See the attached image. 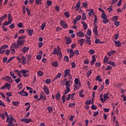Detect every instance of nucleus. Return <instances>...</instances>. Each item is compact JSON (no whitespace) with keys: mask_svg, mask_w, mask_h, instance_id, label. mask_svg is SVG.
Instances as JSON below:
<instances>
[{"mask_svg":"<svg viewBox=\"0 0 126 126\" xmlns=\"http://www.w3.org/2000/svg\"><path fill=\"white\" fill-rule=\"evenodd\" d=\"M21 122H24L25 124H29L30 122L33 123V120H31V119L23 118L21 119Z\"/></svg>","mask_w":126,"mask_h":126,"instance_id":"obj_1","label":"nucleus"},{"mask_svg":"<svg viewBox=\"0 0 126 126\" xmlns=\"http://www.w3.org/2000/svg\"><path fill=\"white\" fill-rule=\"evenodd\" d=\"M65 41L66 45H69L71 43V38L70 37L65 36Z\"/></svg>","mask_w":126,"mask_h":126,"instance_id":"obj_2","label":"nucleus"},{"mask_svg":"<svg viewBox=\"0 0 126 126\" xmlns=\"http://www.w3.org/2000/svg\"><path fill=\"white\" fill-rule=\"evenodd\" d=\"M25 89H24L23 90H22L20 93H18V94L22 95V96H28L29 95L28 93L25 92L24 91Z\"/></svg>","mask_w":126,"mask_h":126,"instance_id":"obj_3","label":"nucleus"},{"mask_svg":"<svg viewBox=\"0 0 126 126\" xmlns=\"http://www.w3.org/2000/svg\"><path fill=\"white\" fill-rule=\"evenodd\" d=\"M43 90L46 95H49V94H50V90L46 86H43Z\"/></svg>","mask_w":126,"mask_h":126,"instance_id":"obj_4","label":"nucleus"},{"mask_svg":"<svg viewBox=\"0 0 126 126\" xmlns=\"http://www.w3.org/2000/svg\"><path fill=\"white\" fill-rule=\"evenodd\" d=\"M25 43V40H18L17 41V44H18V45L19 46V47H20V45L22 46V45H23V44H24Z\"/></svg>","mask_w":126,"mask_h":126,"instance_id":"obj_5","label":"nucleus"},{"mask_svg":"<svg viewBox=\"0 0 126 126\" xmlns=\"http://www.w3.org/2000/svg\"><path fill=\"white\" fill-rule=\"evenodd\" d=\"M60 24L63 28H67L68 25L64 22V21L63 20L61 21Z\"/></svg>","mask_w":126,"mask_h":126,"instance_id":"obj_6","label":"nucleus"},{"mask_svg":"<svg viewBox=\"0 0 126 126\" xmlns=\"http://www.w3.org/2000/svg\"><path fill=\"white\" fill-rule=\"evenodd\" d=\"M94 26H95L93 29V32L95 36H98V31H97V29H98V26L97 25Z\"/></svg>","mask_w":126,"mask_h":126,"instance_id":"obj_7","label":"nucleus"},{"mask_svg":"<svg viewBox=\"0 0 126 126\" xmlns=\"http://www.w3.org/2000/svg\"><path fill=\"white\" fill-rule=\"evenodd\" d=\"M44 100V101H47V97L46 95H43L42 94H40V97L39 98H37V101H40V100Z\"/></svg>","mask_w":126,"mask_h":126,"instance_id":"obj_8","label":"nucleus"},{"mask_svg":"<svg viewBox=\"0 0 126 126\" xmlns=\"http://www.w3.org/2000/svg\"><path fill=\"white\" fill-rule=\"evenodd\" d=\"M80 7V1L79 0L76 3V6L74 7L75 9H76V11H78L79 10V8Z\"/></svg>","mask_w":126,"mask_h":126,"instance_id":"obj_9","label":"nucleus"},{"mask_svg":"<svg viewBox=\"0 0 126 126\" xmlns=\"http://www.w3.org/2000/svg\"><path fill=\"white\" fill-rule=\"evenodd\" d=\"M4 79L6 81L9 82V83H12V79H11V77L7 76L4 78Z\"/></svg>","mask_w":126,"mask_h":126,"instance_id":"obj_10","label":"nucleus"},{"mask_svg":"<svg viewBox=\"0 0 126 126\" xmlns=\"http://www.w3.org/2000/svg\"><path fill=\"white\" fill-rule=\"evenodd\" d=\"M76 34L78 37H79V38H81L84 36V33H83V32L82 31H80L77 32Z\"/></svg>","mask_w":126,"mask_h":126,"instance_id":"obj_11","label":"nucleus"},{"mask_svg":"<svg viewBox=\"0 0 126 126\" xmlns=\"http://www.w3.org/2000/svg\"><path fill=\"white\" fill-rule=\"evenodd\" d=\"M7 17V14H5L3 16L0 17V26L1 25V22L3 19H5Z\"/></svg>","mask_w":126,"mask_h":126,"instance_id":"obj_12","label":"nucleus"},{"mask_svg":"<svg viewBox=\"0 0 126 126\" xmlns=\"http://www.w3.org/2000/svg\"><path fill=\"white\" fill-rule=\"evenodd\" d=\"M64 72V74L63 77H66V76H67V75L70 74L69 73H70V70L68 69H67L65 70Z\"/></svg>","mask_w":126,"mask_h":126,"instance_id":"obj_13","label":"nucleus"},{"mask_svg":"<svg viewBox=\"0 0 126 126\" xmlns=\"http://www.w3.org/2000/svg\"><path fill=\"white\" fill-rule=\"evenodd\" d=\"M113 41H114L116 46L118 47V48H119V47H121V46H122V43H121V42L119 41V40L117 41L115 40H113Z\"/></svg>","mask_w":126,"mask_h":126,"instance_id":"obj_14","label":"nucleus"},{"mask_svg":"<svg viewBox=\"0 0 126 126\" xmlns=\"http://www.w3.org/2000/svg\"><path fill=\"white\" fill-rule=\"evenodd\" d=\"M12 48H14V49H17V48H19V46L17 43L16 44L15 43H13L12 44L10 47V49H12Z\"/></svg>","mask_w":126,"mask_h":126,"instance_id":"obj_15","label":"nucleus"},{"mask_svg":"<svg viewBox=\"0 0 126 126\" xmlns=\"http://www.w3.org/2000/svg\"><path fill=\"white\" fill-rule=\"evenodd\" d=\"M22 60L21 63L24 65L26 63V58L24 56H22L21 59Z\"/></svg>","mask_w":126,"mask_h":126,"instance_id":"obj_16","label":"nucleus"},{"mask_svg":"<svg viewBox=\"0 0 126 126\" xmlns=\"http://www.w3.org/2000/svg\"><path fill=\"white\" fill-rule=\"evenodd\" d=\"M30 48L29 47H24L23 48V49L22 50V52L25 54V53H27V52H28L29 51V49Z\"/></svg>","mask_w":126,"mask_h":126,"instance_id":"obj_17","label":"nucleus"},{"mask_svg":"<svg viewBox=\"0 0 126 126\" xmlns=\"http://www.w3.org/2000/svg\"><path fill=\"white\" fill-rule=\"evenodd\" d=\"M84 93V90H81V91L79 93V95L81 98H84V96H85L83 93Z\"/></svg>","mask_w":126,"mask_h":126,"instance_id":"obj_18","label":"nucleus"},{"mask_svg":"<svg viewBox=\"0 0 126 126\" xmlns=\"http://www.w3.org/2000/svg\"><path fill=\"white\" fill-rule=\"evenodd\" d=\"M92 59H93V60H91V64L92 65H93V64H94V63H95V62H96V58H95V55L92 56Z\"/></svg>","mask_w":126,"mask_h":126,"instance_id":"obj_19","label":"nucleus"},{"mask_svg":"<svg viewBox=\"0 0 126 126\" xmlns=\"http://www.w3.org/2000/svg\"><path fill=\"white\" fill-rule=\"evenodd\" d=\"M62 77V73H59L55 77V78L52 80V81L54 82L55 80H57L58 78H61Z\"/></svg>","mask_w":126,"mask_h":126,"instance_id":"obj_20","label":"nucleus"},{"mask_svg":"<svg viewBox=\"0 0 126 126\" xmlns=\"http://www.w3.org/2000/svg\"><path fill=\"white\" fill-rule=\"evenodd\" d=\"M55 98L58 101H60V99H61V93L60 92L55 95Z\"/></svg>","mask_w":126,"mask_h":126,"instance_id":"obj_21","label":"nucleus"},{"mask_svg":"<svg viewBox=\"0 0 126 126\" xmlns=\"http://www.w3.org/2000/svg\"><path fill=\"white\" fill-rule=\"evenodd\" d=\"M85 40L83 38H81L80 40H78V43H79L80 46H83V43H84Z\"/></svg>","mask_w":126,"mask_h":126,"instance_id":"obj_22","label":"nucleus"},{"mask_svg":"<svg viewBox=\"0 0 126 126\" xmlns=\"http://www.w3.org/2000/svg\"><path fill=\"white\" fill-rule=\"evenodd\" d=\"M82 24L83 25V27L84 30H86V29H87V28L88 27V26L86 24V23H85V22H82Z\"/></svg>","mask_w":126,"mask_h":126,"instance_id":"obj_23","label":"nucleus"},{"mask_svg":"<svg viewBox=\"0 0 126 126\" xmlns=\"http://www.w3.org/2000/svg\"><path fill=\"white\" fill-rule=\"evenodd\" d=\"M5 86H6V88L7 87L8 90H10V89L11 88V85L10 84L6 83Z\"/></svg>","mask_w":126,"mask_h":126,"instance_id":"obj_24","label":"nucleus"},{"mask_svg":"<svg viewBox=\"0 0 126 126\" xmlns=\"http://www.w3.org/2000/svg\"><path fill=\"white\" fill-rule=\"evenodd\" d=\"M88 13V15L90 17H91V16H92V14L93 13V12H94V10L93 9H90V10H88V11H89Z\"/></svg>","mask_w":126,"mask_h":126,"instance_id":"obj_25","label":"nucleus"},{"mask_svg":"<svg viewBox=\"0 0 126 126\" xmlns=\"http://www.w3.org/2000/svg\"><path fill=\"white\" fill-rule=\"evenodd\" d=\"M20 72L23 74H26V73H28V72H30V71L28 70H21Z\"/></svg>","mask_w":126,"mask_h":126,"instance_id":"obj_26","label":"nucleus"},{"mask_svg":"<svg viewBox=\"0 0 126 126\" xmlns=\"http://www.w3.org/2000/svg\"><path fill=\"white\" fill-rule=\"evenodd\" d=\"M65 88L66 89L64 91V95H66V94H67V93L70 91V89L68 87H66Z\"/></svg>","mask_w":126,"mask_h":126,"instance_id":"obj_27","label":"nucleus"},{"mask_svg":"<svg viewBox=\"0 0 126 126\" xmlns=\"http://www.w3.org/2000/svg\"><path fill=\"white\" fill-rule=\"evenodd\" d=\"M57 53H56L57 56H60L61 55V53H62L61 50V48L59 47V46H57Z\"/></svg>","mask_w":126,"mask_h":126,"instance_id":"obj_28","label":"nucleus"},{"mask_svg":"<svg viewBox=\"0 0 126 126\" xmlns=\"http://www.w3.org/2000/svg\"><path fill=\"white\" fill-rule=\"evenodd\" d=\"M14 72H17V74L18 76H19L20 78L22 77V75H21V72L20 71H18V70H16Z\"/></svg>","mask_w":126,"mask_h":126,"instance_id":"obj_29","label":"nucleus"},{"mask_svg":"<svg viewBox=\"0 0 126 126\" xmlns=\"http://www.w3.org/2000/svg\"><path fill=\"white\" fill-rule=\"evenodd\" d=\"M8 20L11 23L12 22V17L10 14L8 15Z\"/></svg>","mask_w":126,"mask_h":126,"instance_id":"obj_30","label":"nucleus"},{"mask_svg":"<svg viewBox=\"0 0 126 126\" xmlns=\"http://www.w3.org/2000/svg\"><path fill=\"white\" fill-rule=\"evenodd\" d=\"M107 63L108 64H111V65H113L114 67H116V63H115V62L110 61L108 62Z\"/></svg>","mask_w":126,"mask_h":126,"instance_id":"obj_31","label":"nucleus"},{"mask_svg":"<svg viewBox=\"0 0 126 126\" xmlns=\"http://www.w3.org/2000/svg\"><path fill=\"white\" fill-rule=\"evenodd\" d=\"M52 65L53 66H55V67H58V62L55 61L52 62Z\"/></svg>","mask_w":126,"mask_h":126,"instance_id":"obj_32","label":"nucleus"},{"mask_svg":"<svg viewBox=\"0 0 126 126\" xmlns=\"http://www.w3.org/2000/svg\"><path fill=\"white\" fill-rule=\"evenodd\" d=\"M92 74V70H89L87 71V77H89V76H90V75H91V74Z\"/></svg>","mask_w":126,"mask_h":126,"instance_id":"obj_33","label":"nucleus"},{"mask_svg":"<svg viewBox=\"0 0 126 126\" xmlns=\"http://www.w3.org/2000/svg\"><path fill=\"white\" fill-rule=\"evenodd\" d=\"M12 103L13 106H16V107H17V106H18V104H20V103L18 101H12Z\"/></svg>","mask_w":126,"mask_h":126,"instance_id":"obj_34","label":"nucleus"},{"mask_svg":"<svg viewBox=\"0 0 126 126\" xmlns=\"http://www.w3.org/2000/svg\"><path fill=\"white\" fill-rule=\"evenodd\" d=\"M102 21L104 24H107V23L109 22V20L108 19V18H105L103 19Z\"/></svg>","mask_w":126,"mask_h":126,"instance_id":"obj_35","label":"nucleus"},{"mask_svg":"<svg viewBox=\"0 0 126 126\" xmlns=\"http://www.w3.org/2000/svg\"><path fill=\"white\" fill-rule=\"evenodd\" d=\"M64 15H65V16H66V17H67V18H68L69 17H70V14L67 11H66L64 13Z\"/></svg>","mask_w":126,"mask_h":126,"instance_id":"obj_36","label":"nucleus"},{"mask_svg":"<svg viewBox=\"0 0 126 126\" xmlns=\"http://www.w3.org/2000/svg\"><path fill=\"white\" fill-rule=\"evenodd\" d=\"M87 35H88V36H91V35H92V32L91 31V30H88L87 31Z\"/></svg>","mask_w":126,"mask_h":126,"instance_id":"obj_37","label":"nucleus"},{"mask_svg":"<svg viewBox=\"0 0 126 126\" xmlns=\"http://www.w3.org/2000/svg\"><path fill=\"white\" fill-rule=\"evenodd\" d=\"M86 15L85 14V13L83 12L82 20H86Z\"/></svg>","mask_w":126,"mask_h":126,"instance_id":"obj_38","label":"nucleus"},{"mask_svg":"<svg viewBox=\"0 0 126 126\" xmlns=\"http://www.w3.org/2000/svg\"><path fill=\"white\" fill-rule=\"evenodd\" d=\"M94 17H95V18H94V25H97L96 24L97 23V21L98 20V18H97V16H96V15L94 16Z\"/></svg>","mask_w":126,"mask_h":126,"instance_id":"obj_39","label":"nucleus"},{"mask_svg":"<svg viewBox=\"0 0 126 126\" xmlns=\"http://www.w3.org/2000/svg\"><path fill=\"white\" fill-rule=\"evenodd\" d=\"M34 31L33 30H30L28 32V34L29 35V36H32V35L33 34V32Z\"/></svg>","mask_w":126,"mask_h":126,"instance_id":"obj_40","label":"nucleus"},{"mask_svg":"<svg viewBox=\"0 0 126 126\" xmlns=\"http://www.w3.org/2000/svg\"><path fill=\"white\" fill-rule=\"evenodd\" d=\"M63 60L64 62H66V63H68V62H69V61L68 60V57L66 56L64 57Z\"/></svg>","mask_w":126,"mask_h":126,"instance_id":"obj_41","label":"nucleus"},{"mask_svg":"<svg viewBox=\"0 0 126 126\" xmlns=\"http://www.w3.org/2000/svg\"><path fill=\"white\" fill-rule=\"evenodd\" d=\"M11 23L9 21L8 22H5L3 24V26H7V25H9Z\"/></svg>","mask_w":126,"mask_h":126,"instance_id":"obj_42","label":"nucleus"},{"mask_svg":"<svg viewBox=\"0 0 126 126\" xmlns=\"http://www.w3.org/2000/svg\"><path fill=\"white\" fill-rule=\"evenodd\" d=\"M10 76H11V77H12L13 78V79H15V78H16V76L11 71L10 72Z\"/></svg>","mask_w":126,"mask_h":126,"instance_id":"obj_43","label":"nucleus"},{"mask_svg":"<svg viewBox=\"0 0 126 126\" xmlns=\"http://www.w3.org/2000/svg\"><path fill=\"white\" fill-rule=\"evenodd\" d=\"M10 118H11V121H9L7 120V123H9V124L11 125L12 124V122L14 120V118L11 115H10Z\"/></svg>","mask_w":126,"mask_h":126,"instance_id":"obj_44","label":"nucleus"},{"mask_svg":"<svg viewBox=\"0 0 126 126\" xmlns=\"http://www.w3.org/2000/svg\"><path fill=\"white\" fill-rule=\"evenodd\" d=\"M101 18H102L103 19H105V18H107V15H106V14H105L103 12V13H102L101 14Z\"/></svg>","mask_w":126,"mask_h":126,"instance_id":"obj_45","label":"nucleus"},{"mask_svg":"<svg viewBox=\"0 0 126 126\" xmlns=\"http://www.w3.org/2000/svg\"><path fill=\"white\" fill-rule=\"evenodd\" d=\"M112 20L113 21H115V22L116 21H117V20H118V16H115L113 17L112 18Z\"/></svg>","mask_w":126,"mask_h":126,"instance_id":"obj_46","label":"nucleus"},{"mask_svg":"<svg viewBox=\"0 0 126 126\" xmlns=\"http://www.w3.org/2000/svg\"><path fill=\"white\" fill-rule=\"evenodd\" d=\"M26 38V36L25 35H22L18 37V40H23V39H25Z\"/></svg>","mask_w":126,"mask_h":126,"instance_id":"obj_47","label":"nucleus"},{"mask_svg":"<svg viewBox=\"0 0 126 126\" xmlns=\"http://www.w3.org/2000/svg\"><path fill=\"white\" fill-rule=\"evenodd\" d=\"M81 19V15H78L76 18L75 19V20L77 21H79V20Z\"/></svg>","mask_w":126,"mask_h":126,"instance_id":"obj_48","label":"nucleus"},{"mask_svg":"<svg viewBox=\"0 0 126 126\" xmlns=\"http://www.w3.org/2000/svg\"><path fill=\"white\" fill-rule=\"evenodd\" d=\"M85 42L86 44H88V45H91V40L90 39H86Z\"/></svg>","mask_w":126,"mask_h":126,"instance_id":"obj_49","label":"nucleus"},{"mask_svg":"<svg viewBox=\"0 0 126 126\" xmlns=\"http://www.w3.org/2000/svg\"><path fill=\"white\" fill-rule=\"evenodd\" d=\"M17 26L19 28H23V24L22 23H19L17 24Z\"/></svg>","mask_w":126,"mask_h":126,"instance_id":"obj_50","label":"nucleus"},{"mask_svg":"<svg viewBox=\"0 0 126 126\" xmlns=\"http://www.w3.org/2000/svg\"><path fill=\"white\" fill-rule=\"evenodd\" d=\"M26 11L28 12V15H31V13L30 12V11L31 10V9L29 10V9L28 8V7H26Z\"/></svg>","mask_w":126,"mask_h":126,"instance_id":"obj_51","label":"nucleus"},{"mask_svg":"<svg viewBox=\"0 0 126 126\" xmlns=\"http://www.w3.org/2000/svg\"><path fill=\"white\" fill-rule=\"evenodd\" d=\"M45 83H46V84H50V83H51V79H46Z\"/></svg>","mask_w":126,"mask_h":126,"instance_id":"obj_52","label":"nucleus"},{"mask_svg":"<svg viewBox=\"0 0 126 126\" xmlns=\"http://www.w3.org/2000/svg\"><path fill=\"white\" fill-rule=\"evenodd\" d=\"M43 74H44V73L41 71H39L37 72V75H38V76H42Z\"/></svg>","mask_w":126,"mask_h":126,"instance_id":"obj_53","label":"nucleus"},{"mask_svg":"<svg viewBox=\"0 0 126 126\" xmlns=\"http://www.w3.org/2000/svg\"><path fill=\"white\" fill-rule=\"evenodd\" d=\"M112 68H113V67H112V66H111V65H108V66L105 68V70H111V69H112Z\"/></svg>","mask_w":126,"mask_h":126,"instance_id":"obj_54","label":"nucleus"},{"mask_svg":"<svg viewBox=\"0 0 126 126\" xmlns=\"http://www.w3.org/2000/svg\"><path fill=\"white\" fill-rule=\"evenodd\" d=\"M86 105H91V100L89 99H87L86 101Z\"/></svg>","mask_w":126,"mask_h":126,"instance_id":"obj_55","label":"nucleus"},{"mask_svg":"<svg viewBox=\"0 0 126 126\" xmlns=\"http://www.w3.org/2000/svg\"><path fill=\"white\" fill-rule=\"evenodd\" d=\"M62 99L63 101V103H64L65 102V95H63L62 97Z\"/></svg>","mask_w":126,"mask_h":126,"instance_id":"obj_56","label":"nucleus"},{"mask_svg":"<svg viewBox=\"0 0 126 126\" xmlns=\"http://www.w3.org/2000/svg\"><path fill=\"white\" fill-rule=\"evenodd\" d=\"M17 86L19 90H21V89H22V83H20Z\"/></svg>","mask_w":126,"mask_h":126,"instance_id":"obj_57","label":"nucleus"},{"mask_svg":"<svg viewBox=\"0 0 126 126\" xmlns=\"http://www.w3.org/2000/svg\"><path fill=\"white\" fill-rule=\"evenodd\" d=\"M41 30H44V28L46 27V23H43L42 24V25L40 26Z\"/></svg>","mask_w":126,"mask_h":126,"instance_id":"obj_58","label":"nucleus"},{"mask_svg":"<svg viewBox=\"0 0 126 126\" xmlns=\"http://www.w3.org/2000/svg\"><path fill=\"white\" fill-rule=\"evenodd\" d=\"M15 81L16 82V83L18 84L19 83V82H20L21 81V79L20 78H17L15 79Z\"/></svg>","mask_w":126,"mask_h":126,"instance_id":"obj_59","label":"nucleus"},{"mask_svg":"<svg viewBox=\"0 0 126 126\" xmlns=\"http://www.w3.org/2000/svg\"><path fill=\"white\" fill-rule=\"evenodd\" d=\"M35 3L36 4H41L42 2L41 1V0H35Z\"/></svg>","mask_w":126,"mask_h":126,"instance_id":"obj_60","label":"nucleus"},{"mask_svg":"<svg viewBox=\"0 0 126 126\" xmlns=\"http://www.w3.org/2000/svg\"><path fill=\"white\" fill-rule=\"evenodd\" d=\"M89 53L91 54V55H93L95 54V51L94 49H91L89 50Z\"/></svg>","mask_w":126,"mask_h":126,"instance_id":"obj_61","label":"nucleus"},{"mask_svg":"<svg viewBox=\"0 0 126 126\" xmlns=\"http://www.w3.org/2000/svg\"><path fill=\"white\" fill-rule=\"evenodd\" d=\"M52 1L48 0L47 1V4L49 6L52 5Z\"/></svg>","mask_w":126,"mask_h":126,"instance_id":"obj_62","label":"nucleus"},{"mask_svg":"<svg viewBox=\"0 0 126 126\" xmlns=\"http://www.w3.org/2000/svg\"><path fill=\"white\" fill-rule=\"evenodd\" d=\"M73 56H74V52H71L70 53L69 57L70 58H73Z\"/></svg>","mask_w":126,"mask_h":126,"instance_id":"obj_63","label":"nucleus"},{"mask_svg":"<svg viewBox=\"0 0 126 126\" xmlns=\"http://www.w3.org/2000/svg\"><path fill=\"white\" fill-rule=\"evenodd\" d=\"M74 106H75V103H70L69 104V107L70 108H72V107H74Z\"/></svg>","mask_w":126,"mask_h":126,"instance_id":"obj_64","label":"nucleus"}]
</instances>
